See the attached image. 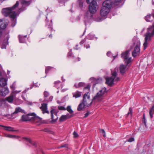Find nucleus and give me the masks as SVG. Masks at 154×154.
<instances>
[{"instance_id":"nucleus-1","label":"nucleus","mask_w":154,"mask_h":154,"mask_svg":"<svg viewBox=\"0 0 154 154\" xmlns=\"http://www.w3.org/2000/svg\"><path fill=\"white\" fill-rule=\"evenodd\" d=\"M19 5V2L17 1L16 4L12 7L3 8L2 10V13L5 16H9L12 21L11 26L14 27L16 24V18L17 13H20L21 11H23L25 9H23V7L20 8L17 12L13 10L18 7Z\"/></svg>"},{"instance_id":"nucleus-2","label":"nucleus","mask_w":154,"mask_h":154,"mask_svg":"<svg viewBox=\"0 0 154 154\" xmlns=\"http://www.w3.org/2000/svg\"><path fill=\"white\" fill-rule=\"evenodd\" d=\"M91 2L89 7V11L91 14H89L88 12H87L84 17V22L85 26H86L87 23H88L90 20L92 19V14L95 13L97 11L98 8V6L97 2L94 0H90Z\"/></svg>"},{"instance_id":"nucleus-3","label":"nucleus","mask_w":154,"mask_h":154,"mask_svg":"<svg viewBox=\"0 0 154 154\" xmlns=\"http://www.w3.org/2000/svg\"><path fill=\"white\" fill-rule=\"evenodd\" d=\"M154 35V23L152 26L147 29V32L145 34V41L143 44L144 49H145L151 40V37Z\"/></svg>"},{"instance_id":"nucleus-4","label":"nucleus","mask_w":154,"mask_h":154,"mask_svg":"<svg viewBox=\"0 0 154 154\" xmlns=\"http://www.w3.org/2000/svg\"><path fill=\"white\" fill-rule=\"evenodd\" d=\"M111 0H105L103 3V6L101 8L100 14L101 16H106L109 13L110 11V8L112 5Z\"/></svg>"},{"instance_id":"nucleus-5","label":"nucleus","mask_w":154,"mask_h":154,"mask_svg":"<svg viewBox=\"0 0 154 154\" xmlns=\"http://www.w3.org/2000/svg\"><path fill=\"white\" fill-rule=\"evenodd\" d=\"M132 41L134 45L135 46L132 51V56L134 57L139 56L140 52V40L136 37H134Z\"/></svg>"},{"instance_id":"nucleus-6","label":"nucleus","mask_w":154,"mask_h":154,"mask_svg":"<svg viewBox=\"0 0 154 154\" xmlns=\"http://www.w3.org/2000/svg\"><path fill=\"white\" fill-rule=\"evenodd\" d=\"M107 92L105 87L102 88L93 97L92 102L90 103V105H91L92 103H94L102 100L103 98V95L106 94Z\"/></svg>"},{"instance_id":"nucleus-7","label":"nucleus","mask_w":154,"mask_h":154,"mask_svg":"<svg viewBox=\"0 0 154 154\" xmlns=\"http://www.w3.org/2000/svg\"><path fill=\"white\" fill-rule=\"evenodd\" d=\"M117 72H114L112 73V76L107 77L106 78V83L109 86H112L114 83V82H118L120 79L119 78L116 77Z\"/></svg>"},{"instance_id":"nucleus-8","label":"nucleus","mask_w":154,"mask_h":154,"mask_svg":"<svg viewBox=\"0 0 154 154\" xmlns=\"http://www.w3.org/2000/svg\"><path fill=\"white\" fill-rule=\"evenodd\" d=\"M20 91H15L14 93L11 94L10 96L6 97L5 100L3 99H0V105L1 106L4 105L5 104L6 101H7L10 103H12L14 100V94H17L19 93Z\"/></svg>"},{"instance_id":"nucleus-9","label":"nucleus","mask_w":154,"mask_h":154,"mask_svg":"<svg viewBox=\"0 0 154 154\" xmlns=\"http://www.w3.org/2000/svg\"><path fill=\"white\" fill-rule=\"evenodd\" d=\"M129 51H126L121 54V57L124 59L125 63H127V65H129L132 61L131 57H129Z\"/></svg>"},{"instance_id":"nucleus-10","label":"nucleus","mask_w":154,"mask_h":154,"mask_svg":"<svg viewBox=\"0 0 154 154\" xmlns=\"http://www.w3.org/2000/svg\"><path fill=\"white\" fill-rule=\"evenodd\" d=\"M58 112L57 110L52 109L50 111V113L51 114V119L52 120L51 122H56L58 119V117L57 116V114Z\"/></svg>"},{"instance_id":"nucleus-11","label":"nucleus","mask_w":154,"mask_h":154,"mask_svg":"<svg viewBox=\"0 0 154 154\" xmlns=\"http://www.w3.org/2000/svg\"><path fill=\"white\" fill-rule=\"evenodd\" d=\"M34 114V112L28 113L26 115H24L21 117V121L22 122H26L30 121L32 122L33 115Z\"/></svg>"},{"instance_id":"nucleus-12","label":"nucleus","mask_w":154,"mask_h":154,"mask_svg":"<svg viewBox=\"0 0 154 154\" xmlns=\"http://www.w3.org/2000/svg\"><path fill=\"white\" fill-rule=\"evenodd\" d=\"M90 98L89 93L87 92L84 94L83 96V99L82 101L79 104L78 106H88L87 103V99L89 100Z\"/></svg>"},{"instance_id":"nucleus-13","label":"nucleus","mask_w":154,"mask_h":154,"mask_svg":"<svg viewBox=\"0 0 154 154\" xmlns=\"http://www.w3.org/2000/svg\"><path fill=\"white\" fill-rule=\"evenodd\" d=\"M9 92V91L7 87L2 88L0 89V95L5 96Z\"/></svg>"},{"instance_id":"nucleus-14","label":"nucleus","mask_w":154,"mask_h":154,"mask_svg":"<svg viewBox=\"0 0 154 154\" xmlns=\"http://www.w3.org/2000/svg\"><path fill=\"white\" fill-rule=\"evenodd\" d=\"M7 80L6 79L2 78L1 70L0 69V86H4L7 85Z\"/></svg>"},{"instance_id":"nucleus-15","label":"nucleus","mask_w":154,"mask_h":154,"mask_svg":"<svg viewBox=\"0 0 154 154\" xmlns=\"http://www.w3.org/2000/svg\"><path fill=\"white\" fill-rule=\"evenodd\" d=\"M8 24V22L5 20H0V28L2 29H5Z\"/></svg>"},{"instance_id":"nucleus-16","label":"nucleus","mask_w":154,"mask_h":154,"mask_svg":"<svg viewBox=\"0 0 154 154\" xmlns=\"http://www.w3.org/2000/svg\"><path fill=\"white\" fill-rule=\"evenodd\" d=\"M73 116V115H62L60 118L59 121L60 122H63L66 120L67 119L71 118Z\"/></svg>"},{"instance_id":"nucleus-17","label":"nucleus","mask_w":154,"mask_h":154,"mask_svg":"<svg viewBox=\"0 0 154 154\" xmlns=\"http://www.w3.org/2000/svg\"><path fill=\"white\" fill-rule=\"evenodd\" d=\"M19 112L24 113L25 114V112L20 107H17L15 109L14 112L11 114V116L13 117L15 115L16 116V114Z\"/></svg>"},{"instance_id":"nucleus-18","label":"nucleus","mask_w":154,"mask_h":154,"mask_svg":"<svg viewBox=\"0 0 154 154\" xmlns=\"http://www.w3.org/2000/svg\"><path fill=\"white\" fill-rule=\"evenodd\" d=\"M125 65L123 64H121L120 66L119 69L120 73L122 74H124L126 72V68L128 65H127V63H125Z\"/></svg>"},{"instance_id":"nucleus-19","label":"nucleus","mask_w":154,"mask_h":154,"mask_svg":"<svg viewBox=\"0 0 154 154\" xmlns=\"http://www.w3.org/2000/svg\"><path fill=\"white\" fill-rule=\"evenodd\" d=\"M41 120L42 119L36 116V114L34 113L32 116V122H34L35 123H37L40 122Z\"/></svg>"},{"instance_id":"nucleus-20","label":"nucleus","mask_w":154,"mask_h":154,"mask_svg":"<svg viewBox=\"0 0 154 154\" xmlns=\"http://www.w3.org/2000/svg\"><path fill=\"white\" fill-rule=\"evenodd\" d=\"M45 22L46 23V26H48V28L51 31L53 30L52 29V20H51L50 22L48 21L47 19V17H46V19L45 20Z\"/></svg>"},{"instance_id":"nucleus-21","label":"nucleus","mask_w":154,"mask_h":154,"mask_svg":"<svg viewBox=\"0 0 154 154\" xmlns=\"http://www.w3.org/2000/svg\"><path fill=\"white\" fill-rule=\"evenodd\" d=\"M26 92L25 91H24L23 92V94L22 95V97L25 100L26 102V103L27 105H33V103H35V105H37V102H34L33 103H32L31 102H30L28 101H27L25 100V98L23 97V94H25Z\"/></svg>"},{"instance_id":"nucleus-22","label":"nucleus","mask_w":154,"mask_h":154,"mask_svg":"<svg viewBox=\"0 0 154 154\" xmlns=\"http://www.w3.org/2000/svg\"><path fill=\"white\" fill-rule=\"evenodd\" d=\"M54 87L57 89L62 88L63 85L61 82L59 81H57L55 82Z\"/></svg>"},{"instance_id":"nucleus-23","label":"nucleus","mask_w":154,"mask_h":154,"mask_svg":"<svg viewBox=\"0 0 154 154\" xmlns=\"http://www.w3.org/2000/svg\"><path fill=\"white\" fill-rule=\"evenodd\" d=\"M26 35L23 36L19 35H18V38L19 42L21 43H25L26 42L25 38L26 37Z\"/></svg>"},{"instance_id":"nucleus-24","label":"nucleus","mask_w":154,"mask_h":154,"mask_svg":"<svg viewBox=\"0 0 154 154\" xmlns=\"http://www.w3.org/2000/svg\"><path fill=\"white\" fill-rule=\"evenodd\" d=\"M86 2L87 4H90V0H86ZM78 2L79 4V8L81 9H82L83 6V0H78Z\"/></svg>"},{"instance_id":"nucleus-25","label":"nucleus","mask_w":154,"mask_h":154,"mask_svg":"<svg viewBox=\"0 0 154 154\" xmlns=\"http://www.w3.org/2000/svg\"><path fill=\"white\" fill-rule=\"evenodd\" d=\"M151 17L152 18L154 19V13L153 14L152 16L150 14L147 15L145 17V20L147 22H151L152 20V19L151 18Z\"/></svg>"},{"instance_id":"nucleus-26","label":"nucleus","mask_w":154,"mask_h":154,"mask_svg":"<svg viewBox=\"0 0 154 154\" xmlns=\"http://www.w3.org/2000/svg\"><path fill=\"white\" fill-rule=\"evenodd\" d=\"M40 108L43 114L46 113L49 114V111L48 110L47 106H40Z\"/></svg>"},{"instance_id":"nucleus-27","label":"nucleus","mask_w":154,"mask_h":154,"mask_svg":"<svg viewBox=\"0 0 154 154\" xmlns=\"http://www.w3.org/2000/svg\"><path fill=\"white\" fill-rule=\"evenodd\" d=\"M73 97L75 98L80 97L82 95V92L79 91H77L73 93Z\"/></svg>"},{"instance_id":"nucleus-28","label":"nucleus","mask_w":154,"mask_h":154,"mask_svg":"<svg viewBox=\"0 0 154 154\" xmlns=\"http://www.w3.org/2000/svg\"><path fill=\"white\" fill-rule=\"evenodd\" d=\"M0 126L5 128V129L6 131H15L16 130H13L14 128L10 127V126H6L3 125H0Z\"/></svg>"},{"instance_id":"nucleus-29","label":"nucleus","mask_w":154,"mask_h":154,"mask_svg":"<svg viewBox=\"0 0 154 154\" xmlns=\"http://www.w3.org/2000/svg\"><path fill=\"white\" fill-rule=\"evenodd\" d=\"M21 4L23 6H28L30 4V1H26V0H22L21 2Z\"/></svg>"},{"instance_id":"nucleus-30","label":"nucleus","mask_w":154,"mask_h":154,"mask_svg":"<svg viewBox=\"0 0 154 154\" xmlns=\"http://www.w3.org/2000/svg\"><path fill=\"white\" fill-rule=\"evenodd\" d=\"M149 114L151 119L153 117V115L154 114V106H152L149 109Z\"/></svg>"},{"instance_id":"nucleus-31","label":"nucleus","mask_w":154,"mask_h":154,"mask_svg":"<svg viewBox=\"0 0 154 154\" xmlns=\"http://www.w3.org/2000/svg\"><path fill=\"white\" fill-rule=\"evenodd\" d=\"M129 112H128L127 114L126 115V117H127L129 116H130V117L131 118L132 115V112H133V109L130 107L129 109Z\"/></svg>"},{"instance_id":"nucleus-32","label":"nucleus","mask_w":154,"mask_h":154,"mask_svg":"<svg viewBox=\"0 0 154 154\" xmlns=\"http://www.w3.org/2000/svg\"><path fill=\"white\" fill-rule=\"evenodd\" d=\"M94 37V35L91 33H89L86 37L89 40L93 39Z\"/></svg>"},{"instance_id":"nucleus-33","label":"nucleus","mask_w":154,"mask_h":154,"mask_svg":"<svg viewBox=\"0 0 154 154\" xmlns=\"http://www.w3.org/2000/svg\"><path fill=\"white\" fill-rule=\"evenodd\" d=\"M8 44V41L7 42H5V40H4V42L2 45L1 48L2 49L6 48V46Z\"/></svg>"},{"instance_id":"nucleus-34","label":"nucleus","mask_w":154,"mask_h":154,"mask_svg":"<svg viewBox=\"0 0 154 154\" xmlns=\"http://www.w3.org/2000/svg\"><path fill=\"white\" fill-rule=\"evenodd\" d=\"M66 110L67 111L71 114V115H73V116L74 115L73 113V111L71 108V106H67L66 109Z\"/></svg>"},{"instance_id":"nucleus-35","label":"nucleus","mask_w":154,"mask_h":154,"mask_svg":"<svg viewBox=\"0 0 154 154\" xmlns=\"http://www.w3.org/2000/svg\"><path fill=\"white\" fill-rule=\"evenodd\" d=\"M72 50L71 49L69 50L68 54V56L70 58H72L73 59L74 56L72 52Z\"/></svg>"},{"instance_id":"nucleus-36","label":"nucleus","mask_w":154,"mask_h":154,"mask_svg":"<svg viewBox=\"0 0 154 154\" xmlns=\"http://www.w3.org/2000/svg\"><path fill=\"white\" fill-rule=\"evenodd\" d=\"M54 69V68L52 67L48 66L46 67L45 68V71L46 74H47L48 73L49 71H51V70Z\"/></svg>"},{"instance_id":"nucleus-37","label":"nucleus","mask_w":154,"mask_h":154,"mask_svg":"<svg viewBox=\"0 0 154 154\" xmlns=\"http://www.w3.org/2000/svg\"><path fill=\"white\" fill-rule=\"evenodd\" d=\"M44 97L45 98V100L44 101L45 102L46 99V98L49 95V93L48 92L45 91L44 93Z\"/></svg>"},{"instance_id":"nucleus-38","label":"nucleus","mask_w":154,"mask_h":154,"mask_svg":"<svg viewBox=\"0 0 154 154\" xmlns=\"http://www.w3.org/2000/svg\"><path fill=\"white\" fill-rule=\"evenodd\" d=\"M66 99H68V97L67 96H66L65 97H64L63 99H62V100L61 101V102H60L59 101V100H57V103H58V104H60V103H63L65 101H66Z\"/></svg>"},{"instance_id":"nucleus-39","label":"nucleus","mask_w":154,"mask_h":154,"mask_svg":"<svg viewBox=\"0 0 154 154\" xmlns=\"http://www.w3.org/2000/svg\"><path fill=\"white\" fill-rule=\"evenodd\" d=\"M100 132L103 134V136L105 137L106 136L105 131L103 129H100Z\"/></svg>"},{"instance_id":"nucleus-40","label":"nucleus","mask_w":154,"mask_h":154,"mask_svg":"<svg viewBox=\"0 0 154 154\" xmlns=\"http://www.w3.org/2000/svg\"><path fill=\"white\" fill-rule=\"evenodd\" d=\"M58 2L60 4H62L60 5V6H61L64 5V4L65 3V1L66 0H58Z\"/></svg>"},{"instance_id":"nucleus-41","label":"nucleus","mask_w":154,"mask_h":154,"mask_svg":"<svg viewBox=\"0 0 154 154\" xmlns=\"http://www.w3.org/2000/svg\"><path fill=\"white\" fill-rule=\"evenodd\" d=\"M134 138L133 137H131L129 139L127 140H126V141L130 142H132L133 141H134Z\"/></svg>"},{"instance_id":"nucleus-42","label":"nucleus","mask_w":154,"mask_h":154,"mask_svg":"<svg viewBox=\"0 0 154 154\" xmlns=\"http://www.w3.org/2000/svg\"><path fill=\"white\" fill-rule=\"evenodd\" d=\"M103 20V19L100 17H98L96 19V21L97 22H100L101 21Z\"/></svg>"},{"instance_id":"nucleus-43","label":"nucleus","mask_w":154,"mask_h":154,"mask_svg":"<svg viewBox=\"0 0 154 154\" xmlns=\"http://www.w3.org/2000/svg\"><path fill=\"white\" fill-rule=\"evenodd\" d=\"M85 85V83L84 82H80L78 84V87H79L84 86Z\"/></svg>"},{"instance_id":"nucleus-44","label":"nucleus","mask_w":154,"mask_h":154,"mask_svg":"<svg viewBox=\"0 0 154 154\" xmlns=\"http://www.w3.org/2000/svg\"><path fill=\"white\" fill-rule=\"evenodd\" d=\"M58 109L59 110H66V108L64 107V106H58Z\"/></svg>"},{"instance_id":"nucleus-45","label":"nucleus","mask_w":154,"mask_h":154,"mask_svg":"<svg viewBox=\"0 0 154 154\" xmlns=\"http://www.w3.org/2000/svg\"><path fill=\"white\" fill-rule=\"evenodd\" d=\"M53 98V97L52 96H51L49 97L48 100L46 99V101H47L48 102L49 101H52Z\"/></svg>"},{"instance_id":"nucleus-46","label":"nucleus","mask_w":154,"mask_h":154,"mask_svg":"<svg viewBox=\"0 0 154 154\" xmlns=\"http://www.w3.org/2000/svg\"><path fill=\"white\" fill-rule=\"evenodd\" d=\"M73 135L74 137L75 138H76L79 136L78 134L75 131H74L73 132Z\"/></svg>"},{"instance_id":"nucleus-47","label":"nucleus","mask_w":154,"mask_h":154,"mask_svg":"<svg viewBox=\"0 0 154 154\" xmlns=\"http://www.w3.org/2000/svg\"><path fill=\"white\" fill-rule=\"evenodd\" d=\"M91 113H90L88 111L85 114V116H84V118H85L87 117Z\"/></svg>"},{"instance_id":"nucleus-48","label":"nucleus","mask_w":154,"mask_h":154,"mask_svg":"<svg viewBox=\"0 0 154 154\" xmlns=\"http://www.w3.org/2000/svg\"><path fill=\"white\" fill-rule=\"evenodd\" d=\"M84 106H78L77 110L79 111H81L84 109Z\"/></svg>"},{"instance_id":"nucleus-49","label":"nucleus","mask_w":154,"mask_h":154,"mask_svg":"<svg viewBox=\"0 0 154 154\" xmlns=\"http://www.w3.org/2000/svg\"><path fill=\"white\" fill-rule=\"evenodd\" d=\"M106 55L107 56L109 57H111L112 56V54L110 52H108L106 53Z\"/></svg>"},{"instance_id":"nucleus-50","label":"nucleus","mask_w":154,"mask_h":154,"mask_svg":"<svg viewBox=\"0 0 154 154\" xmlns=\"http://www.w3.org/2000/svg\"><path fill=\"white\" fill-rule=\"evenodd\" d=\"M84 46L86 48H90V46L88 44L85 43L84 44Z\"/></svg>"},{"instance_id":"nucleus-51","label":"nucleus","mask_w":154,"mask_h":154,"mask_svg":"<svg viewBox=\"0 0 154 154\" xmlns=\"http://www.w3.org/2000/svg\"><path fill=\"white\" fill-rule=\"evenodd\" d=\"M142 122L143 123H144L145 126V127H146V119H143L142 120Z\"/></svg>"},{"instance_id":"nucleus-52","label":"nucleus","mask_w":154,"mask_h":154,"mask_svg":"<svg viewBox=\"0 0 154 154\" xmlns=\"http://www.w3.org/2000/svg\"><path fill=\"white\" fill-rule=\"evenodd\" d=\"M7 137H8L10 138H15L16 137V136L15 135H11V134H8V135Z\"/></svg>"},{"instance_id":"nucleus-53","label":"nucleus","mask_w":154,"mask_h":154,"mask_svg":"<svg viewBox=\"0 0 154 154\" xmlns=\"http://www.w3.org/2000/svg\"><path fill=\"white\" fill-rule=\"evenodd\" d=\"M23 138L26 139L28 142L29 143H31L32 142L31 140L29 138L25 137Z\"/></svg>"},{"instance_id":"nucleus-54","label":"nucleus","mask_w":154,"mask_h":154,"mask_svg":"<svg viewBox=\"0 0 154 154\" xmlns=\"http://www.w3.org/2000/svg\"><path fill=\"white\" fill-rule=\"evenodd\" d=\"M41 131H43L46 132H48L49 131V129L47 128H45L44 129L41 130Z\"/></svg>"},{"instance_id":"nucleus-55","label":"nucleus","mask_w":154,"mask_h":154,"mask_svg":"<svg viewBox=\"0 0 154 154\" xmlns=\"http://www.w3.org/2000/svg\"><path fill=\"white\" fill-rule=\"evenodd\" d=\"M48 105V103L47 102H45L43 103H42L41 104V106H47Z\"/></svg>"},{"instance_id":"nucleus-56","label":"nucleus","mask_w":154,"mask_h":154,"mask_svg":"<svg viewBox=\"0 0 154 154\" xmlns=\"http://www.w3.org/2000/svg\"><path fill=\"white\" fill-rule=\"evenodd\" d=\"M85 41L84 40H82L80 42V44L82 45L85 42Z\"/></svg>"},{"instance_id":"nucleus-57","label":"nucleus","mask_w":154,"mask_h":154,"mask_svg":"<svg viewBox=\"0 0 154 154\" xmlns=\"http://www.w3.org/2000/svg\"><path fill=\"white\" fill-rule=\"evenodd\" d=\"M96 80L95 78L94 77H91L90 79V80L92 81H94Z\"/></svg>"},{"instance_id":"nucleus-58","label":"nucleus","mask_w":154,"mask_h":154,"mask_svg":"<svg viewBox=\"0 0 154 154\" xmlns=\"http://www.w3.org/2000/svg\"><path fill=\"white\" fill-rule=\"evenodd\" d=\"M85 89H89L90 88V86L89 85H87V86L85 87Z\"/></svg>"},{"instance_id":"nucleus-59","label":"nucleus","mask_w":154,"mask_h":154,"mask_svg":"<svg viewBox=\"0 0 154 154\" xmlns=\"http://www.w3.org/2000/svg\"><path fill=\"white\" fill-rule=\"evenodd\" d=\"M67 147V145H62L60 147V148H62V147Z\"/></svg>"},{"instance_id":"nucleus-60","label":"nucleus","mask_w":154,"mask_h":154,"mask_svg":"<svg viewBox=\"0 0 154 154\" xmlns=\"http://www.w3.org/2000/svg\"><path fill=\"white\" fill-rule=\"evenodd\" d=\"M77 60H74V61H80L81 60V58L80 57H78L77 59Z\"/></svg>"},{"instance_id":"nucleus-61","label":"nucleus","mask_w":154,"mask_h":154,"mask_svg":"<svg viewBox=\"0 0 154 154\" xmlns=\"http://www.w3.org/2000/svg\"><path fill=\"white\" fill-rule=\"evenodd\" d=\"M7 40H5V42H7V41L8 42V39L9 38V36H7L6 37Z\"/></svg>"},{"instance_id":"nucleus-62","label":"nucleus","mask_w":154,"mask_h":154,"mask_svg":"<svg viewBox=\"0 0 154 154\" xmlns=\"http://www.w3.org/2000/svg\"><path fill=\"white\" fill-rule=\"evenodd\" d=\"M61 79H62V81L63 82H65V79H63V76H62V77H61Z\"/></svg>"},{"instance_id":"nucleus-63","label":"nucleus","mask_w":154,"mask_h":154,"mask_svg":"<svg viewBox=\"0 0 154 154\" xmlns=\"http://www.w3.org/2000/svg\"><path fill=\"white\" fill-rule=\"evenodd\" d=\"M74 86L76 88H79V87H78V85H77L76 84H75Z\"/></svg>"},{"instance_id":"nucleus-64","label":"nucleus","mask_w":154,"mask_h":154,"mask_svg":"<svg viewBox=\"0 0 154 154\" xmlns=\"http://www.w3.org/2000/svg\"><path fill=\"white\" fill-rule=\"evenodd\" d=\"M50 8H48L46 10V11L48 13L49 12V11L50 10Z\"/></svg>"}]
</instances>
